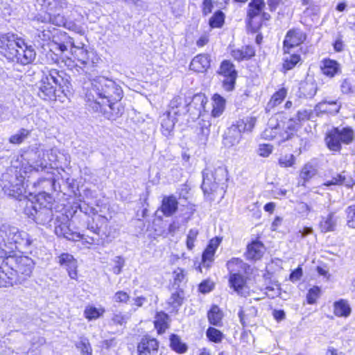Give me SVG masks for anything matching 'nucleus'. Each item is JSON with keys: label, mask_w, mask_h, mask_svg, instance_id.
Listing matches in <instances>:
<instances>
[{"label": "nucleus", "mask_w": 355, "mask_h": 355, "mask_svg": "<svg viewBox=\"0 0 355 355\" xmlns=\"http://www.w3.org/2000/svg\"><path fill=\"white\" fill-rule=\"evenodd\" d=\"M188 107L191 105L187 102L183 96H175L170 102L168 111L173 114V116H181L189 111Z\"/></svg>", "instance_id": "nucleus-15"}, {"label": "nucleus", "mask_w": 355, "mask_h": 355, "mask_svg": "<svg viewBox=\"0 0 355 355\" xmlns=\"http://www.w3.org/2000/svg\"><path fill=\"white\" fill-rule=\"evenodd\" d=\"M225 15L222 11H217L209 19V26L211 28H220L224 24Z\"/></svg>", "instance_id": "nucleus-42"}, {"label": "nucleus", "mask_w": 355, "mask_h": 355, "mask_svg": "<svg viewBox=\"0 0 355 355\" xmlns=\"http://www.w3.org/2000/svg\"><path fill=\"white\" fill-rule=\"evenodd\" d=\"M178 205V202L175 196H164L162 199L160 210L165 216H171L176 212Z\"/></svg>", "instance_id": "nucleus-23"}, {"label": "nucleus", "mask_w": 355, "mask_h": 355, "mask_svg": "<svg viewBox=\"0 0 355 355\" xmlns=\"http://www.w3.org/2000/svg\"><path fill=\"white\" fill-rule=\"evenodd\" d=\"M265 252L263 244L259 241H254L248 245L245 257L249 260L260 259Z\"/></svg>", "instance_id": "nucleus-22"}, {"label": "nucleus", "mask_w": 355, "mask_h": 355, "mask_svg": "<svg viewBox=\"0 0 355 355\" xmlns=\"http://www.w3.org/2000/svg\"><path fill=\"white\" fill-rule=\"evenodd\" d=\"M58 262L65 268L68 272V275L72 279H78V263L73 256L69 253H62L58 257Z\"/></svg>", "instance_id": "nucleus-11"}, {"label": "nucleus", "mask_w": 355, "mask_h": 355, "mask_svg": "<svg viewBox=\"0 0 355 355\" xmlns=\"http://www.w3.org/2000/svg\"><path fill=\"white\" fill-rule=\"evenodd\" d=\"M322 73L329 77H333L336 74L340 73V67L339 63L333 60H324L321 66Z\"/></svg>", "instance_id": "nucleus-27"}, {"label": "nucleus", "mask_w": 355, "mask_h": 355, "mask_svg": "<svg viewBox=\"0 0 355 355\" xmlns=\"http://www.w3.org/2000/svg\"><path fill=\"white\" fill-rule=\"evenodd\" d=\"M278 163L282 168L293 167L295 164V157L293 154L283 155L279 157Z\"/></svg>", "instance_id": "nucleus-44"}, {"label": "nucleus", "mask_w": 355, "mask_h": 355, "mask_svg": "<svg viewBox=\"0 0 355 355\" xmlns=\"http://www.w3.org/2000/svg\"><path fill=\"white\" fill-rule=\"evenodd\" d=\"M300 126V123L296 119V118L293 117L290 119L286 123L285 130L284 131H287L290 134V137L293 135V132H295L299 127Z\"/></svg>", "instance_id": "nucleus-51"}, {"label": "nucleus", "mask_w": 355, "mask_h": 355, "mask_svg": "<svg viewBox=\"0 0 355 355\" xmlns=\"http://www.w3.org/2000/svg\"><path fill=\"white\" fill-rule=\"evenodd\" d=\"M213 109L211 111V116L213 117L220 116L225 107V99L219 94H214L212 97Z\"/></svg>", "instance_id": "nucleus-28"}, {"label": "nucleus", "mask_w": 355, "mask_h": 355, "mask_svg": "<svg viewBox=\"0 0 355 355\" xmlns=\"http://www.w3.org/2000/svg\"><path fill=\"white\" fill-rule=\"evenodd\" d=\"M182 297L178 292L172 293L171 297L168 300V304L171 308L172 311H176V309L182 305Z\"/></svg>", "instance_id": "nucleus-46"}, {"label": "nucleus", "mask_w": 355, "mask_h": 355, "mask_svg": "<svg viewBox=\"0 0 355 355\" xmlns=\"http://www.w3.org/2000/svg\"><path fill=\"white\" fill-rule=\"evenodd\" d=\"M282 116L280 114L272 116L268 120L267 127L262 132V137L265 139H277L279 144L290 139V134L287 131L282 130Z\"/></svg>", "instance_id": "nucleus-7"}, {"label": "nucleus", "mask_w": 355, "mask_h": 355, "mask_svg": "<svg viewBox=\"0 0 355 355\" xmlns=\"http://www.w3.org/2000/svg\"><path fill=\"white\" fill-rule=\"evenodd\" d=\"M64 37L63 42H59L57 37L53 36L52 41L49 44L50 50L55 52L57 54L62 55L70 46L71 55L76 59L80 64L85 65L88 62V51L83 46H76L71 37H67L65 35H61Z\"/></svg>", "instance_id": "nucleus-4"}, {"label": "nucleus", "mask_w": 355, "mask_h": 355, "mask_svg": "<svg viewBox=\"0 0 355 355\" xmlns=\"http://www.w3.org/2000/svg\"><path fill=\"white\" fill-rule=\"evenodd\" d=\"M230 49L231 55L236 60H242L244 59H250L254 55V50L252 46H245L241 49Z\"/></svg>", "instance_id": "nucleus-26"}, {"label": "nucleus", "mask_w": 355, "mask_h": 355, "mask_svg": "<svg viewBox=\"0 0 355 355\" xmlns=\"http://www.w3.org/2000/svg\"><path fill=\"white\" fill-rule=\"evenodd\" d=\"M123 96V92L114 81L103 76L94 78L91 87L85 94L86 101L89 107L97 112L101 107L107 105L115 112L116 117L121 116L123 108L117 104Z\"/></svg>", "instance_id": "nucleus-2"}, {"label": "nucleus", "mask_w": 355, "mask_h": 355, "mask_svg": "<svg viewBox=\"0 0 355 355\" xmlns=\"http://www.w3.org/2000/svg\"><path fill=\"white\" fill-rule=\"evenodd\" d=\"M62 81L63 78L56 69L44 71L39 85V96L45 101L54 99L56 87L61 86Z\"/></svg>", "instance_id": "nucleus-5"}, {"label": "nucleus", "mask_w": 355, "mask_h": 355, "mask_svg": "<svg viewBox=\"0 0 355 355\" xmlns=\"http://www.w3.org/2000/svg\"><path fill=\"white\" fill-rule=\"evenodd\" d=\"M342 93L348 94L353 92L352 82L349 79H344L340 85Z\"/></svg>", "instance_id": "nucleus-58"}, {"label": "nucleus", "mask_w": 355, "mask_h": 355, "mask_svg": "<svg viewBox=\"0 0 355 355\" xmlns=\"http://www.w3.org/2000/svg\"><path fill=\"white\" fill-rule=\"evenodd\" d=\"M223 87L226 91H232L234 87L236 76H223Z\"/></svg>", "instance_id": "nucleus-53"}, {"label": "nucleus", "mask_w": 355, "mask_h": 355, "mask_svg": "<svg viewBox=\"0 0 355 355\" xmlns=\"http://www.w3.org/2000/svg\"><path fill=\"white\" fill-rule=\"evenodd\" d=\"M354 138V130L351 128H334L328 132L325 141L331 150L339 151L341 148V143L349 144Z\"/></svg>", "instance_id": "nucleus-6"}, {"label": "nucleus", "mask_w": 355, "mask_h": 355, "mask_svg": "<svg viewBox=\"0 0 355 355\" xmlns=\"http://www.w3.org/2000/svg\"><path fill=\"white\" fill-rule=\"evenodd\" d=\"M315 173L316 169L315 167L310 164H306L303 166L300 176L304 181H307L313 177Z\"/></svg>", "instance_id": "nucleus-47"}, {"label": "nucleus", "mask_w": 355, "mask_h": 355, "mask_svg": "<svg viewBox=\"0 0 355 355\" xmlns=\"http://www.w3.org/2000/svg\"><path fill=\"white\" fill-rule=\"evenodd\" d=\"M306 40V35L300 29H291L288 31L284 41V51L297 46Z\"/></svg>", "instance_id": "nucleus-12"}, {"label": "nucleus", "mask_w": 355, "mask_h": 355, "mask_svg": "<svg viewBox=\"0 0 355 355\" xmlns=\"http://www.w3.org/2000/svg\"><path fill=\"white\" fill-rule=\"evenodd\" d=\"M5 178L6 176H4L2 180V187L5 193L16 198L22 196L24 192L22 180L16 178H12L11 180L8 181Z\"/></svg>", "instance_id": "nucleus-10"}, {"label": "nucleus", "mask_w": 355, "mask_h": 355, "mask_svg": "<svg viewBox=\"0 0 355 355\" xmlns=\"http://www.w3.org/2000/svg\"><path fill=\"white\" fill-rule=\"evenodd\" d=\"M31 244L26 232L9 224L0 225V287L21 283L31 276L35 266L33 260L26 256L10 254Z\"/></svg>", "instance_id": "nucleus-1"}, {"label": "nucleus", "mask_w": 355, "mask_h": 355, "mask_svg": "<svg viewBox=\"0 0 355 355\" xmlns=\"http://www.w3.org/2000/svg\"><path fill=\"white\" fill-rule=\"evenodd\" d=\"M130 300V295L123 291H117L113 296V300L117 303H127Z\"/></svg>", "instance_id": "nucleus-55"}, {"label": "nucleus", "mask_w": 355, "mask_h": 355, "mask_svg": "<svg viewBox=\"0 0 355 355\" xmlns=\"http://www.w3.org/2000/svg\"><path fill=\"white\" fill-rule=\"evenodd\" d=\"M229 284L237 294L241 296L249 295V288L246 285L245 279L239 273L230 274Z\"/></svg>", "instance_id": "nucleus-16"}, {"label": "nucleus", "mask_w": 355, "mask_h": 355, "mask_svg": "<svg viewBox=\"0 0 355 355\" xmlns=\"http://www.w3.org/2000/svg\"><path fill=\"white\" fill-rule=\"evenodd\" d=\"M347 223L349 227L355 228V204L346 209Z\"/></svg>", "instance_id": "nucleus-49"}, {"label": "nucleus", "mask_w": 355, "mask_h": 355, "mask_svg": "<svg viewBox=\"0 0 355 355\" xmlns=\"http://www.w3.org/2000/svg\"><path fill=\"white\" fill-rule=\"evenodd\" d=\"M273 146L270 144H260L259 146L257 153L263 157H268L272 152Z\"/></svg>", "instance_id": "nucleus-54"}, {"label": "nucleus", "mask_w": 355, "mask_h": 355, "mask_svg": "<svg viewBox=\"0 0 355 355\" xmlns=\"http://www.w3.org/2000/svg\"><path fill=\"white\" fill-rule=\"evenodd\" d=\"M206 336L209 341L220 343L224 338V334L214 327H209L206 331Z\"/></svg>", "instance_id": "nucleus-38"}, {"label": "nucleus", "mask_w": 355, "mask_h": 355, "mask_svg": "<svg viewBox=\"0 0 355 355\" xmlns=\"http://www.w3.org/2000/svg\"><path fill=\"white\" fill-rule=\"evenodd\" d=\"M263 0H252L249 4L248 15L250 18H253L261 12L264 7Z\"/></svg>", "instance_id": "nucleus-35"}, {"label": "nucleus", "mask_w": 355, "mask_h": 355, "mask_svg": "<svg viewBox=\"0 0 355 355\" xmlns=\"http://www.w3.org/2000/svg\"><path fill=\"white\" fill-rule=\"evenodd\" d=\"M305 87L309 89V92L306 94L307 97H312L315 95L317 89L314 83H306Z\"/></svg>", "instance_id": "nucleus-64"}, {"label": "nucleus", "mask_w": 355, "mask_h": 355, "mask_svg": "<svg viewBox=\"0 0 355 355\" xmlns=\"http://www.w3.org/2000/svg\"><path fill=\"white\" fill-rule=\"evenodd\" d=\"M239 317L243 327H245L250 323V320H249L242 309H241L239 312Z\"/></svg>", "instance_id": "nucleus-63"}, {"label": "nucleus", "mask_w": 355, "mask_h": 355, "mask_svg": "<svg viewBox=\"0 0 355 355\" xmlns=\"http://www.w3.org/2000/svg\"><path fill=\"white\" fill-rule=\"evenodd\" d=\"M43 6L46 9V12L50 15L60 12L67 6L66 0H42Z\"/></svg>", "instance_id": "nucleus-24"}, {"label": "nucleus", "mask_w": 355, "mask_h": 355, "mask_svg": "<svg viewBox=\"0 0 355 355\" xmlns=\"http://www.w3.org/2000/svg\"><path fill=\"white\" fill-rule=\"evenodd\" d=\"M71 223L67 220L57 225L55 227V233L60 237H64L69 241H77L80 239H83V236L80 233L75 232L71 229Z\"/></svg>", "instance_id": "nucleus-14"}, {"label": "nucleus", "mask_w": 355, "mask_h": 355, "mask_svg": "<svg viewBox=\"0 0 355 355\" xmlns=\"http://www.w3.org/2000/svg\"><path fill=\"white\" fill-rule=\"evenodd\" d=\"M155 327L159 334L164 333L168 327V316L166 313L158 312L155 318Z\"/></svg>", "instance_id": "nucleus-30"}, {"label": "nucleus", "mask_w": 355, "mask_h": 355, "mask_svg": "<svg viewBox=\"0 0 355 355\" xmlns=\"http://www.w3.org/2000/svg\"><path fill=\"white\" fill-rule=\"evenodd\" d=\"M320 289L318 286H313L310 288L306 295L307 302L309 304L315 303L317 299L319 297Z\"/></svg>", "instance_id": "nucleus-48"}, {"label": "nucleus", "mask_w": 355, "mask_h": 355, "mask_svg": "<svg viewBox=\"0 0 355 355\" xmlns=\"http://www.w3.org/2000/svg\"><path fill=\"white\" fill-rule=\"evenodd\" d=\"M355 184L354 179L345 172L336 175L331 180L324 183L326 186L330 185H345L347 187H352Z\"/></svg>", "instance_id": "nucleus-25"}, {"label": "nucleus", "mask_w": 355, "mask_h": 355, "mask_svg": "<svg viewBox=\"0 0 355 355\" xmlns=\"http://www.w3.org/2000/svg\"><path fill=\"white\" fill-rule=\"evenodd\" d=\"M286 94L287 90L285 88L282 87L279 89L272 95L269 102V104L271 105L272 107L277 106L283 101V100L286 96Z\"/></svg>", "instance_id": "nucleus-43"}, {"label": "nucleus", "mask_w": 355, "mask_h": 355, "mask_svg": "<svg viewBox=\"0 0 355 355\" xmlns=\"http://www.w3.org/2000/svg\"><path fill=\"white\" fill-rule=\"evenodd\" d=\"M221 242V239L215 237L211 239L208 245L202 253L201 265L198 266L200 271L201 267L209 268L214 261L215 252Z\"/></svg>", "instance_id": "nucleus-9"}, {"label": "nucleus", "mask_w": 355, "mask_h": 355, "mask_svg": "<svg viewBox=\"0 0 355 355\" xmlns=\"http://www.w3.org/2000/svg\"><path fill=\"white\" fill-rule=\"evenodd\" d=\"M157 348L158 343L155 339L144 337L138 344V355H150L152 352H156Z\"/></svg>", "instance_id": "nucleus-21"}, {"label": "nucleus", "mask_w": 355, "mask_h": 355, "mask_svg": "<svg viewBox=\"0 0 355 355\" xmlns=\"http://www.w3.org/2000/svg\"><path fill=\"white\" fill-rule=\"evenodd\" d=\"M0 49L8 60L24 65L31 63L36 56L31 46H26L24 40L11 33L0 36Z\"/></svg>", "instance_id": "nucleus-3"}, {"label": "nucleus", "mask_w": 355, "mask_h": 355, "mask_svg": "<svg viewBox=\"0 0 355 355\" xmlns=\"http://www.w3.org/2000/svg\"><path fill=\"white\" fill-rule=\"evenodd\" d=\"M207 318L211 324L214 326H221L223 313L218 306L214 305L208 311Z\"/></svg>", "instance_id": "nucleus-29"}, {"label": "nucleus", "mask_w": 355, "mask_h": 355, "mask_svg": "<svg viewBox=\"0 0 355 355\" xmlns=\"http://www.w3.org/2000/svg\"><path fill=\"white\" fill-rule=\"evenodd\" d=\"M115 266L112 268L114 274L119 275L121 272V269L124 266V260L121 257H116L114 259Z\"/></svg>", "instance_id": "nucleus-59"}, {"label": "nucleus", "mask_w": 355, "mask_h": 355, "mask_svg": "<svg viewBox=\"0 0 355 355\" xmlns=\"http://www.w3.org/2000/svg\"><path fill=\"white\" fill-rule=\"evenodd\" d=\"M198 235V230L197 229H191L189 230L187 237V247L189 250H191L194 248V243Z\"/></svg>", "instance_id": "nucleus-50"}, {"label": "nucleus", "mask_w": 355, "mask_h": 355, "mask_svg": "<svg viewBox=\"0 0 355 355\" xmlns=\"http://www.w3.org/2000/svg\"><path fill=\"white\" fill-rule=\"evenodd\" d=\"M171 347L172 349L178 352L184 353L187 350V346L184 343H182L180 337L176 335H172L170 338Z\"/></svg>", "instance_id": "nucleus-41"}, {"label": "nucleus", "mask_w": 355, "mask_h": 355, "mask_svg": "<svg viewBox=\"0 0 355 355\" xmlns=\"http://www.w3.org/2000/svg\"><path fill=\"white\" fill-rule=\"evenodd\" d=\"M341 108V104L338 101H327L324 100L318 103L314 107V112L317 116L322 114H337Z\"/></svg>", "instance_id": "nucleus-13"}, {"label": "nucleus", "mask_w": 355, "mask_h": 355, "mask_svg": "<svg viewBox=\"0 0 355 355\" xmlns=\"http://www.w3.org/2000/svg\"><path fill=\"white\" fill-rule=\"evenodd\" d=\"M334 313L338 317H347L351 313V308L346 300H340L334 303Z\"/></svg>", "instance_id": "nucleus-32"}, {"label": "nucleus", "mask_w": 355, "mask_h": 355, "mask_svg": "<svg viewBox=\"0 0 355 355\" xmlns=\"http://www.w3.org/2000/svg\"><path fill=\"white\" fill-rule=\"evenodd\" d=\"M75 346L81 355H92V347L87 338L80 337L79 340L76 343Z\"/></svg>", "instance_id": "nucleus-34"}, {"label": "nucleus", "mask_w": 355, "mask_h": 355, "mask_svg": "<svg viewBox=\"0 0 355 355\" xmlns=\"http://www.w3.org/2000/svg\"><path fill=\"white\" fill-rule=\"evenodd\" d=\"M211 59L207 54H198L195 56L189 65L190 69L198 73H204L210 67Z\"/></svg>", "instance_id": "nucleus-17"}, {"label": "nucleus", "mask_w": 355, "mask_h": 355, "mask_svg": "<svg viewBox=\"0 0 355 355\" xmlns=\"http://www.w3.org/2000/svg\"><path fill=\"white\" fill-rule=\"evenodd\" d=\"M186 274L183 269L178 268L174 270L173 272V277L175 284H179L182 282L185 278Z\"/></svg>", "instance_id": "nucleus-57"}, {"label": "nucleus", "mask_w": 355, "mask_h": 355, "mask_svg": "<svg viewBox=\"0 0 355 355\" xmlns=\"http://www.w3.org/2000/svg\"><path fill=\"white\" fill-rule=\"evenodd\" d=\"M285 57L283 67L286 70L293 69L300 60V57L297 54H290L289 50L286 53L284 51Z\"/></svg>", "instance_id": "nucleus-36"}, {"label": "nucleus", "mask_w": 355, "mask_h": 355, "mask_svg": "<svg viewBox=\"0 0 355 355\" xmlns=\"http://www.w3.org/2000/svg\"><path fill=\"white\" fill-rule=\"evenodd\" d=\"M220 73L223 76H236V72L234 69V65L228 60H225L221 63Z\"/></svg>", "instance_id": "nucleus-45"}, {"label": "nucleus", "mask_w": 355, "mask_h": 355, "mask_svg": "<svg viewBox=\"0 0 355 355\" xmlns=\"http://www.w3.org/2000/svg\"><path fill=\"white\" fill-rule=\"evenodd\" d=\"M29 134L28 130L21 128L9 138V141L12 144H20L28 137Z\"/></svg>", "instance_id": "nucleus-40"}, {"label": "nucleus", "mask_w": 355, "mask_h": 355, "mask_svg": "<svg viewBox=\"0 0 355 355\" xmlns=\"http://www.w3.org/2000/svg\"><path fill=\"white\" fill-rule=\"evenodd\" d=\"M112 320L116 324L123 325L126 322V318L121 313H118L114 314Z\"/></svg>", "instance_id": "nucleus-61"}, {"label": "nucleus", "mask_w": 355, "mask_h": 355, "mask_svg": "<svg viewBox=\"0 0 355 355\" xmlns=\"http://www.w3.org/2000/svg\"><path fill=\"white\" fill-rule=\"evenodd\" d=\"M245 263L239 258H232L227 261L226 266L230 272V274L239 273L244 269Z\"/></svg>", "instance_id": "nucleus-37"}, {"label": "nucleus", "mask_w": 355, "mask_h": 355, "mask_svg": "<svg viewBox=\"0 0 355 355\" xmlns=\"http://www.w3.org/2000/svg\"><path fill=\"white\" fill-rule=\"evenodd\" d=\"M338 222V218L334 212L322 216L319 223L320 230L322 233L334 232L336 229Z\"/></svg>", "instance_id": "nucleus-18"}, {"label": "nucleus", "mask_w": 355, "mask_h": 355, "mask_svg": "<svg viewBox=\"0 0 355 355\" xmlns=\"http://www.w3.org/2000/svg\"><path fill=\"white\" fill-rule=\"evenodd\" d=\"M31 206L34 209L35 213H31L34 217V219L37 223L44 224L46 222L51 220V216L50 211L46 209H42L37 211L33 206V202L31 203Z\"/></svg>", "instance_id": "nucleus-33"}, {"label": "nucleus", "mask_w": 355, "mask_h": 355, "mask_svg": "<svg viewBox=\"0 0 355 355\" xmlns=\"http://www.w3.org/2000/svg\"><path fill=\"white\" fill-rule=\"evenodd\" d=\"M50 22L58 26H65L66 24L64 17L60 12L51 15Z\"/></svg>", "instance_id": "nucleus-56"}, {"label": "nucleus", "mask_w": 355, "mask_h": 355, "mask_svg": "<svg viewBox=\"0 0 355 355\" xmlns=\"http://www.w3.org/2000/svg\"><path fill=\"white\" fill-rule=\"evenodd\" d=\"M313 114V111L311 110H299L296 115V119L301 124L302 122L308 121L311 119Z\"/></svg>", "instance_id": "nucleus-52"}, {"label": "nucleus", "mask_w": 355, "mask_h": 355, "mask_svg": "<svg viewBox=\"0 0 355 355\" xmlns=\"http://www.w3.org/2000/svg\"><path fill=\"white\" fill-rule=\"evenodd\" d=\"M302 276V269L298 267L296 270L293 271L290 275V280L293 282L298 281Z\"/></svg>", "instance_id": "nucleus-62"}, {"label": "nucleus", "mask_w": 355, "mask_h": 355, "mask_svg": "<svg viewBox=\"0 0 355 355\" xmlns=\"http://www.w3.org/2000/svg\"><path fill=\"white\" fill-rule=\"evenodd\" d=\"M242 132L236 124L231 125L225 134L224 144L227 147L238 144L241 139Z\"/></svg>", "instance_id": "nucleus-19"}, {"label": "nucleus", "mask_w": 355, "mask_h": 355, "mask_svg": "<svg viewBox=\"0 0 355 355\" xmlns=\"http://www.w3.org/2000/svg\"><path fill=\"white\" fill-rule=\"evenodd\" d=\"M105 310L103 307L96 308L92 305H87L84 310V316L89 321L96 320L103 316Z\"/></svg>", "instance_id": "nucleus-31"}, {"label": "nucleus", "mask_w": 355, "mask_h": 355, "mask_svg": "<svg viewBox=\"0 0 355 355\" xmlns=\"http://www.w3.org/2000/svg\"><path fill=\"white\" fill-rule=\"evenodd\" d=\"M257 119L254 116L246 118L245 120L241 119L236 122V125L240 130L244 132L246 131H251L256 123Z\"/></svg>", "instance_id": "nucleus-39"}, {"label": "nucleus", "mask_w": 355, "mask_h": 355, "mask_svg": "<svg viewBox=\"0 0 355 355\" xmlns=\"http://www.w3.org/2000/svg\"><path fill=\"white\" fill-rule=\"evenodd\" d=\"M214 288V283L210 281H205L199 285V291L202 293L210 292Z\"/></svg>", "instance_id": "nucleus-60"}, {"label": "nucleus", "mask_w": 355, "mask_h": 355, "mask_svg": "<svg viewBox=\"0 0 355 355\" xmlns=\"http://www.w3.org/2000/svg\"><path fill=\"white\" fill-rule=\"evenodd\" d=\"M227 171L223 166H219L215 169L214 173L212 174L214 183L212 184L211 179L209 177L207 169L203 172V182L202 189L205 193L212 192L217 188V182L225 180Z\"/></svg>", "instance_id": "nucleus-8"}, {"label": "nucleus", "mask_w": 355, "mask_h": 355, "mask_svg": "<svg viewBox=\"0 0 355 355\" xmlns=\"http://www.w3.org/2000/svg\"><path fill=\"white\" fill-rule=\"evenodd\" d=\"M177 118L178 116H173V114L168 110L160 116L159 119L163 135L167 136L171 133L178 121Z\"/></svg>", "instance_id": "nucleus-20"}]
</instances>
